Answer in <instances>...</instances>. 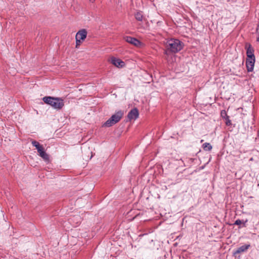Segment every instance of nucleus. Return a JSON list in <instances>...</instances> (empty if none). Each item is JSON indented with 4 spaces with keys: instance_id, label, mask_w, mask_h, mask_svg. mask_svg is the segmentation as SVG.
I'll use <instances>...</instances> for the list:
<instances>
[{
    "instance_id": "obj_2",
    "label": "nucleus",
    "mask_w": 259,
    "mask_h": 259,
    "mask_svg": "<svg viewBox=\"0 0 259 259\" xmlns=\"http://www.w3.org/2000/svg\"><path fill=\"white\" fill-rule=\"evenodd\" d=\"M43 101L57 110H60L64 106L63 99L50 96L45 97L42 98Z\"/></svg>"
},
{
    "instance_id": "obj_10",
    "label": "nucleus",
    "mask_w": 259,
    "mask_h": 259,
    "mask_svg": "<svg viewBox=\"0 0 259 259\" xmlns=\"http://www.w3.org/2000/svg\"><path fill=\"white\" fill-rule=\"evenodd\" d=\"M249 244L242 245L237 248V249L234 252V254H237L245 252L249 248Z\"/></svg>"
},
{
    "instance_id": "obj_21",
    "label": "nucleus",
    "mask_w": 259,
    "mask_h": 259,
    "mask_svg": "<svg viewBox=\"0 0 259 259\" xmlns=\"http://www.w3.org/2000/svg\"><path fill=\"white\" fill-rule=\"evenodd\" d=\"M203 140H201V143H202V142H203Z\"/></svg>"
},
{
    "instance_id": "obj_6",
    "label": "nucleus",
    "mask_w": 259,
    "mask_h": 259,
    "mask_svg": "<svg viewBox=\"0 0 259 259\" xmlns=\"http://www.w3.org/2000/svg\"><path fill=\"white\" fill-rule=\"evenodd\" d=\"M124 39L128 43H130L136 47H140L141 45V42L134 37L126 36L124 37Z\"/></svg>"
},
{
    "instance_id": "obj_17",
    "label": "nucleus",
    "mask_w": 259,
    "mask_h": 259,
    "mask_svg": "<svg viewBox=\"0 0 259 259\" xmlns=\"http://www.w3.org/2000/svg\"><path fill=\"white\" fill-rule=\"evenodd\" d=\"M226 124L227 125H230L231 124V120L228 118H226Z\"/></svg>"
},
{
    "instance_id": "obj_14",
    "label": "nucleus",
    "mask_w": 259,
    "mask_h": 259,
    "mask_svg": "<svg viewBox=\"0 0 259 259\" xmlns=\"http://www.w3.org/2000/svg\"><path fill=\"white\" fill-rule=\"evenodd\" d=\"M247 222V220H246L244 222H243L241 220L238 219L235 222L234 225H239L242 223H243L244 225H245V223H246ZM244 226H245V225H244Z\"/></svg>"
},
{
    "instance_id": "obj_15",
    "label": "nucleus",
    "mask_w": 259,
    "mask_h": 259,
    "mask_svg": "<svg viewBox=\"0 0 259 259\" xmlns=\"http://www.w3.org/2000/svg\"><path fill=\"white\" fill-rule=\"evenodd\" d=\"M221 116L224 118H228L229 116L227 115L226 111L225 110H223L221 111Z\"/></svg>"
},
{
    "instance_id": "obj_3",
    "label": "nucleus",
    "mask_w": 259,
    "mask_h": 259,
    "mask_svg": "<svg viewBox=\"0 0 259 259\" xmlns=\"http://www.w3.org/2000/svg\"><path fill=\"white\" fill-rule=\"evenodd\" d=\"M124 114L123 111L119 110L113 114L103 124L106 127H110L120 121Z\"/></svg>"
},
{
    "instance_id": "obj_4",
    "label": "nucleus",
    "mask_w": 259,
    "mask_h": 259,
    "mask_svg": "<svg viewBox=\"0 0 259 259\" xmlns=\"http://www.w3.org/2000/svg\"><path fill=\"white\" fill-rule=\"evenodd\" d=\"M32 145L36 148L37 152L39 153V155L43 158L45 160L48 161L49 159V156L48 154L44 151L43 146L34 140L31 142Z\"/></svg>"
},
{
    "instance_id": "obj_18",
    "label": "nucleus",
    "mask_w": 259,
    "mask_h": 259,
    "mask_svg": "<svg viewBox=\"0 0 259 259\" xmlns=\"http://www.w3.org/2000/svg\"><path fill=\"white\" fill-rule=\"evenodd\" d=\"M257 41L259 42V35L257 37V39H256Z\"/></svg>"
},
{
    "instance_id": "obj_20",
    "label": "nucleus",
    "mask_w": 259,
    "mask_h": 259,
    "mask_svg": "<svg viewBox=\"0 0 259 259\" xmlns=\"http://www.w3.org/2000/svg\"><path fill=\"white\" fill-rule=\"evenodd\" d=\"M257 136L259 137V129H258V133H257Z\"/></svg>"
},
{
    "instance_id": "obj_1",
    "label": "nucleus",
    "mask_w": 259,
    "mask_h": 259,
    "mask_svg": "<svg viewBox=\"0 0 259 259\" xmlns=\"http://www.w3.org/2000/svg\"><path fill=\"white\" fill-rule=\"evenodd\" d=\"M183 44L177 39H170L165 43V50L164 51L165 58L168 62L173 61L172 57H175L171 53H176L183 48Z\"/></svg>"
},
{
    "instance_id": "obj_11",
    "label": "nucleus",
    "mask_w": 259,
    "mask_h": 259,
    "mask_svg": "<svg viewBox=\"0 0 259 259\" xmlns=\"http://www.w3.org/2000/svg\"><path fill=\"white\" fill-rule=\"evenodd\" d=\"M246 55H247V58H249V59H250L251 58H255V57L254 55V50L250 46H249V47L247 49Z\"/></svg>"
},
{
    "instance_id": "obj_7",
    "label": "nucleus",
    "mask_w": 259,
    "mask_h": 259,
    "mask_svg": "<svg viewBox=\"0 0 259 259\" xmlns=\"http://www.w3.org/2000/svg\"><path fill=\"white\" fill-rule=\"evenodd\" d=\"M87 31L85 29H82L79 30L75 36V38H78L82 41L84 40L87 36Z\"/></svg>"
},
{
    "instance_id": "obj_19",
    "label": "nucleus",
    "mask_w": 259,
    "mask_h": 259,
    "mask_svg": "<svg viewBox=\"0 0 259 259\" xmlns=\"http://www.w3.org/2000/svg\"><path fill=\"white\" fill-rule=\"evenodd\" d=\"M95 0H90V1L92 3H93L95 2Z\"/></svg>"
},
{
    "instance_id": "obj_12",
    "label": "nucleus",
    "mask_w": 259,
    "mask_h": 259,
    "mask_svg": "<svg viewBox=\"0 0 259 259\" xmlns=\"http://www.w3.org/2000/svg\"><path fill=\"white\" fill-rule=\"evenodd\" d=\"M202 147L205 151H210L212 148L211 145L208 143H204Z\"/></svg>"
},
{
    "instance_id": "obj_13",
    "label": "nucleus",
    "mask_w": 259,
    "mask_h": 259,
    "mask_svg": "<svg viewBox=\"0 0 259 259\" xmlns=\"http://www.w3.org/2000/svg\"><path fill=\"white\" fill-rule=\"evenodd\" d=\"M135 18L138 21H142L143 20V14H142V12H137L135 14Z\"/></svg>"
},
{
    "instance_id": "obj_9",
    "label": "nucleus",
    "mask_w": 259,
    "mask_h": 259,
    "mask_svg": "<svg viewBox=\"0 0 259 259\" xmlns=\"http://www.w3.org/2000/svg\"><path fill=\"white\" fill-rule=\"evenodd\" d=\"M139 116V112L137 108H134L131 110L127 115L130 120L136 119Z\"/></svg>"
},
{
    "instance_id": "obj_8",
    "label": "nucleus",
    "mask_w": 259,
    "mask_h": 259,
    "mask_svg": "<svg viewBox=\"0 0 259 259\" xmlns=\"http://www.w3.org/2000/svg\"><path fill=\"white\" fill-rule=\"evenodd\" d=\"M255 62V58H247L246 61V66L248 71H252L253 69L254 65Z\"/></svg>"
},
{
    "instance_id": "obj_16",
    "label": "nucleus",
    "mask_w": 259,
    "mask_h": 259,
    "mask_svg": "<svg viewBox=\"0 0 259 259\" xmlns=\"http://www.w3.org/2000/svg\"><path fill=\"white\" fill-rule=\"evenodd\" d=\"M76 39V48H78V46H79L81 44V43L82 42V40L79 39H78V38H75Z\"/></svg>"
},
{
    "instance_id": "obj_5",
    "label": "nucleus",
    "mask_w": 259,
    "mask_h": 259,
    "mask_svg": "<svg viewBox=\"0 0 259 259\" xmlns=\"http://www.w3.org/2000/svg\"><path fill=\"white\" fill-rule=\"evenodd\" d=\"M111 63L118 68H122L125 66V63L119 58L112 57L110 58Z\"/></svg>"
}]
</instances>
